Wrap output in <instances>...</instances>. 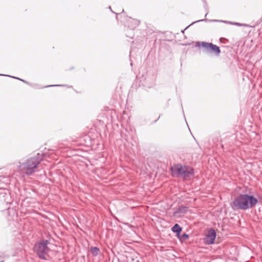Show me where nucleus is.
<instances>
[{
  "label": "nucleus",
  "instance_id": "6ab92c4d",
  "mask_svg": "<svg viewBox=\"0 0 262 262\" xmlns=\"http://www.w3.org/2000/svg\"><path fill=\"white\" fill-rule=\"evenodd\" d=\"M64 86V85L53 84V85H47V86H44L43 88L54 87V86Z\"/></svg>",
  "mask_w": 262,
  "mask_h": 262
},
{
  "label": "nucleus",
  "instance_id": "0eeeda50",
  "mask_svg": "<svg viewBox=\"0 0 262 262\" xmlns=\"http://www.w3.org/2000/svg\"><path fill=\"white\" fill-rule=\"evenodd\" d=\"M216 237L215 230L213 228H210L207 234L204 238V242L208 245L213 244Z\"/></svg>",
  "mask_w": 262,
  "mask_h": 262
},
{
  "label": "nucleus",
  "instance_id": "aec40b11",
  "mask_svg": "<svg viewBox=\"0 0 262 262\" xmlns=\"http://www.w3.org/2000/svg\"><path fill=\"white\" fill-rule=\"evenodd\" d=\"M84 140H88L90 142V143H88L87 144H86V146H90V145L91 144V139L90 138L89 136H85L84 137Z\"/></svg>",
  "mask_w": 262,
  "mask_h": 262
},
{
  "label": "nucleus",
  "instance_id": "4468645a",
  "mask_svg": "<svg viewBox=\"0 0 262 262\" xmlns=\"http://www.w3.org/2000/svg\"><path fill=\"white\" fill-rule=\"evenodd\" d=\"M7 213L9 216H14L16 214V210L13 208H9L7 210Z\"/></svg>",
  "mask_w": 262,
  "mask_h": 262
},
{
  "label": "nucleus",
  "instance_id": "5701e85b",
  "mask_svg": "<svg viewBox=\"0 0 262 262\" xmlns=\"http://www.w3.org/2000/svg\"><path fill=\"white\" fill-rule=\"evenodd\" d=\"M132 261H135V262H139V260H138V259H135L134 258L132 259Z\"/></svg>",
  "mask_w": 262,
  "mask_h": 262
},
{
  "label": "nucleus",
  "instance_id": "f03ea898",
  "mask_svg": "<svg viewBox=\"0 0 262 262\" xmlns=\"http://www.w3.org/2000/svg\"><path fill=\"white\" fill-rule=\"evenodd\" d=\"M258 202L257 198L253 195L241 193L234 198L230 206L234 211L247 210L255 207Z\"/></svg>",
  "mask_w": 262,
  "mask_h": 262
},
{
  "label": "nucleus",
  "instance_id": "9b49d317",
  "mask_svg": "<svg viewBox=\"0 0 262 262\" xmlns=\"http://www.w3.org/2000/svg\"><path fill=\"white\" fill-rule=\"evenodd\" d=\"M8 195L6 190L0 189V202L5 201L6 196Z\"/></svg>",
  "mask_w": 262,
  "mask_h": 262
},
{
  "label": "nucleus",
  "instance_id": "dca6fc26",
  "mask_svg": "<svg viewBox=\"0 0 262 262\" xmlns=\"http://www.w3.org/2000/svg\"><path fill=\"white\" fill-rule=\"evenodd\" d=\"M189 235L186 233H183L182 235H180V238H179L180 240H186L189 238Z\"/></svg>",
  "mask_w": 262,
  "mask_h": 262
},
{
  "label": "nucleus",
  "instance_id": "1a4fd4ad",
  "mask_svg": "<svg viewBox=\"0 0 262 262\" xmlns=\"http://www.w3.org/2000/svg\"><path fill=\"white\" fill-rule=\"evenodd\" d=\"M139 24L140 21L139 20L130 18L129 22L128 24L127 28L126 29V31L129 30L130 32H132L135 28L139 26Z\"/></svg>",
  "mask_w": 262,
  "mask_h": 262
},
{
  "label": "nucleus",
  "instance_id": "20e7f679",
  "mask_svg": "<svg viewBox=\"0 0 262 262\" xmlns=\"http://www.w3.org/2000/svg\"><path fill=\"white\" fill-rule=\"evenodd\" d=\"M49 244V240L45 239H41L35 244L33 250L40 259H47L46 256L50 250L48 247Z\"/></svg>",
  "mask_w": 262,
  "mask_h": 262
},
{
  "label": "nucleus",
  "instance_id": "f257e3e1",
  "mask_svg": "<svg viewBox=\"0 0 262 262\" xmlns=\"http://www.w3.org/2000/svg\"><path fill=\"white\" fill-rule=\"evenodd\" d=\"M44 158L43 153H37L23 158L17 165L19 172L26 176L33 175L39 171L40 163Z\"/></svg>",
  "mask_w": 262,
  "mask_h": 262
},
{
  "label": "nucleus",
  "instance_id": "2eb2a0df",
  "mask_svg": "<svg viewBox=\"0 0 262 262\" xmlns=\"http://www.w3.org/2000/svg\"><path fill=\"white\" fill-rule=\"evenodd\" d=\"M0 76H8V77H12L13 78H15V79H18V80H19L27 84H29V83L26 80H25L24 79H20L19 78H18V77H14V76H10V75H4V74H0Z\"/></svg>",
  "mask_w": 262,
  "mask_h": 262
},
{
  "label": "nucleus",
  "instance_id": "412c9836",
  "mask_svg": "<svg viewBox=\"0 0 262 262\" xmlns=\"http://www.w3.org/2000/svg\"><path fill=\"white\" fill-rule=\"evenodd\" d=\"M227 39L225 38H223V37H221L220 38V41L221 42H222V43H225V41H227Z\"/></svg>",
  "mask_w": 262,
  "mask_h": 262
},
{
  "label": "nucleus",
  "instance_id": "ddd939ff",
  "mask_svg": "<svg viewBox=\"0 0 262 262\" xmlns=\"http://www.w3.org/2000/svg\"><path fill=\"white\" fill-rule=\"evenodd\" d=\"M90 251L93 256H96L98 255L100 252V249L97 247H91Z\"/></svg>",
  "mask_w": 262,
  "mask_h": 262
},
{
  "label": "nucleus",
  "instance_id": "6e6552de",
  "mask_svg": "<svg viewBox=\"0 0 262 262\" xmlns=\"http://www.w3.org/2000/svg\"><path fill=\"white\" fill-rule=\"evenodd\" d=\"M221 21V22H223V23H226V24H233V25H236V26H243V24H241V23H232V22H230V21H226V20H208L207 19H201V20H197V21H195L194 22H193L192 23H191L190 25L188 26L185 29V30H186V29H187L189 26H190L191 25H193L194 24H195L198 22H200V21Z\"/></svg>",
  "mask_w": 262,
  "mask_h": 262
},
{
  "label": "nucleus",
  "instance_id": "39448f33",
  "mask_svg": "<svg viewBox=\"0 0 262 262\" xmlns=\"http://www.w3.org/2000/svg\"><path fill=\"white\" fill-rule=\"evenodd\" d=\"M170 170L172 175H176L177 177H183L184 178H187L194 175L193 168L188 166L183 167L180 164L174 165L170 168Z\"/></svg>",
  "mask_w": 262,
  "mask_h": 262
},
{
  "label": "nucleus",
  "instance_id": "b1692460",
  "mask_svg": "<svg viewBox=\"0 0 262 262\" xmlns=\"http://www.w3.org/2000/svg\"><path fill=\"white\" fill-rule=\"evenodd\" d=\"M184 31H185V30H182V33H184Z\"/></svg>",
  "mask_w": 262,
  "mask_h": 262
},
{
  "label": "nucleus",
  "instance_id": "4be33fe9",
  "mask_svg": "<svg viewBox=\"0 0 262 262\" xmlns=\"http://www.w3.org/2000/svg\"><path fill=\"white\" fill-rule=\"evenodd\" d=\"M132 33H127L126 35V37H130L131 38H133V37H132Z\"/></svg>",
  "mask_w": 262,
  "mask_h": 262
},
{
  "label": "nucleus",
  "instance_id": "f3484780",
  "mask_svg": "<svg viewBox=\"0 0 262 262\" xmlns=\"http://www.w3.org/2000/svg\"><path fill=\"white\" fill-rule=\"evenodd\" d=\"M9 256L6 255H4V254H2L0 252V262H4L5 261V259L7 258H8Z\"/></svg>",
  "mask_w": 262,
  "mask_h": 262
},
{
  "label": "nucleus",
  "instance_id": "7ed1b4c3",
  "mask_svg": "<svg viewBox=\"0 0 262 262\" xmlns=\"http://www.w3.org/2000/svg\"><path fill=\"white\" fill-rule=\"evenodd\" d=\"M138 77L140 84L145 88H151L155 85L156 76L152 71L141 68Z\"/></svg>",
  "mask_w": 262,
  "mask_h": 262
},
{
  "label": "nucleus",
  "instance_id": "9d476101",
  "mask_svg": "<svg viewBox=\"0 0 262 262\" xmlns=\"http://www.w3.org/2000/svg\"><path fill=\"white\" fill-rule=\"evenodd\" d=\"M171 231L176 234V236L178 238H180V234L182 231V228L178 224L174 225L171 228Z\"/></svg>",
  "mask_w": 262,
  "mask_h": 262
},
{
  "label": "nucleus",
  "instance_id": "f8f14e48",
  "mask_svg": "<svg viewBox=\"0 0 262 262\" xmlns=\"http://www.w3.org/2000/svg\"><path fill=\"white\" fill-rule=\"evenodd\" d=\"M188 210V208L187 207L181 206L178 208L177 212L181 214H185L187 212Z\"/></svg>",
  "mask_w": 262,
  "mask_h": 262
},
{
  "label": "nucleus",
  "instance_id": "423d86ee",
  "mask_svg": "<svg viewBox=\"0 0 262 262\" xmlns=\"http://www.w3.org/2000/svg\"><path fill=\"white\" fill-rule=\"evenodd\" d=\"M195 46L198 47H202L204 49L205 52L214 55L217 57L219 56L221 52L220 47L211 42L197 41Z\"/></svg>",
  "mask_w": 262,
  "mask_h": 262
},
{
  "label": "nucleus",
  "instance_id": "a211bd4d",
  "mask_svg": "<svg viewBox=\"0 0 262 262\" xmlns=\"http://www.w3.org/2000/svg\"><path fill=\"white\" fill-rule=\"evenodd\" d=\"M203 4H204V8L205 9V10L207 11V13L206 14H205V17L207 16V15L208 14V5H207V2L205 0H202Z\"/></svg>",
  "mask_w": 262,
  "mask_h": 262
}]
</instances>
